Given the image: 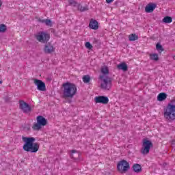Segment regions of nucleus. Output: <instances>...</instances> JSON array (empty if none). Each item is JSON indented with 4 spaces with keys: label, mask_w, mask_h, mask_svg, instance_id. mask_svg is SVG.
Segmentation results:
<instances>
[{
    "label": "nucleus",
    "mask_w": 175,
    "mask_h": 175,
    "mask_svg": "<svg viewBox=\"0 0 175 175\" xmlns=\"http://www.w3.org/2000/svg\"><path fill=\"white\" fill-rule=\"evenodd\" d=\"M62 97L66 99H73V97L77 94V87L72 83H64L62 85Z\"/></svg>",
    "instance_id": "nucleus-1"
},
{
    "label": "nucleus",
    "mask_w": 175,
    "mask_h": 175,
    "mask_svg": "<svg viewBox=\"0 0 175 175\" xmlns=\"http://www.w3.org/2000/svg\"><path fill=\"white\" fill-rule=\"evenodd\" d=\"M22 140L24 142L23 150L27 152H38L39 151V144L34 143L35 137H22Z\"/></svg>",
    "instance_id": "nucleus-2"
},
{
    "label": "nucleus",
    "mask_w": 175,
    "mask_h": 175,
    "mask_svg": "<svg viewBox=\"0 0 175 175\" xmlns=\"http://www.w3.org/2000/svg\"><path fill=\"white\" fill-rule=\"evenodd\" d=\"M164 117L169 121H174L175 120V99L172 100L171 103L168 104L164 111Z\"/></svg>",
    "instance_id": "nucleus-3"
},
{
    "label": "nucleus",
    "mask_w": 175,
    "mask_h": 175,
    "mask_svg": "<svg viewBox=\"0 0 175 175\" xmlns=\"http://www.w3.org/2000/svg\"><path fill=\"white\" fill-rule=\"evenodd\" d=\"M99 79L101 80L100 88L104 91H109L111 88V78L109 77H105V75H100Z\"/></svg>",
    "instance_id": "nucleus-4"
},
{
    "label": "nucleus",
    "mask_w": 175,
    "mask_h": 175,
    "mask_svg": "<svg viewBox=\"0 0 175 175\" xmlns=\"http://www.w3.org/2000/svg\"><path fill=\"white\" fill-rule=\"evenodd\" d=\"M152 147V142H151V141L147 139H143L142 147L140 150L141 154H142V155H148V154H150V150H151Z\"/></svg>",
    "instance_id": "nucleus-5"
},
{
    "label": "nucleus",
    "mask_w": 175,
    "mask_h": 175,
    "mask_svg": "<svg viewBox=\"0 0 175 175\" xmlns=\"http://www.w3.org/2000/svg\"><path fill=\"white\" fill-rule=\"evenodd\" d=\"M131 168L129 163L126 160H122L118 163L117 169L122 174L126 173Z\"/></svg>",
    "instance_id": "nucleus-6"
},
{
    "label": "nucleus",
    "mask_w": 175,
    "mask_h": 175,
    "mask_svg": "<svg viewBox=\"0 0 175 175\" xmlns=\"http://www.w3.org/2000/svg\"><path fill=\"white\" fill-rule=\"evenodd\" d=\"M36 122H34L31 126L33 131H40L44 126V117L38 116L36 118Z\"/></svg>",
    "instance_id": "nucleus-7"
},
{
    "label": "nucleus",
    "mask_w": 175,
    "mask_h": 175,
    "mask_svg": "<svg viewBox=\"0 0 175 175\" xmlns=\"http://www.w3.org/2000/svg\"><path fill=\"white\" fill-rule=\"evenodd\" d=\"M19 107L25 114H28V113L32 111V107L24 100H21L19 102Z\"/></svg>",
    "instance_id": "nucleus-8"
},
{
    "label": "nucleus",
    "mask_w": 175,
    "mask_h": 175,
    "mask_svg": "<svg viewBox=\"0 0 175 175\" xmlns=\"http://www.w3.org/2000/svg\"><path fill=\"white\" fill-rule=\"evenodd\" d=\"M96 103H103V105H107L109 103V98L104 96H99L95 98Z\"/></svg>",
    "instance_id": "nucleus-9"
},
{
    "label": "nucleus",
    "mask_w": 175,
    "mask_h": 175,
    "mask_svg": "<svg viewBox=\"0 0 175 175\" xmlns=\"http://www.w3.org/2000/svg\"><path fill=\"white\" fill-rule=\"evenodd\" d=\"M35 85L37 86L38 91H44V83L42 80L34 79H33Z\"/></svg>",
    "instance_id": "nucleus-10"
},
{
    "label": "nucleus",
    "mask_w": 175,
    "mask_h": 175,
    "mask_svg": "<svg viewBox=\"0 0 175 175\" xmlns=\"http://www.w3.org/2000/svg\"><path fill=\"white\" fill-rule=\"evenodd\" d=\"M155 8H157V4L153 3H150L146 6L145 12L146 13H152L154 10H155Z\"/></svg>",
    "instance_id": "nucleus-11"
},
{
    "label": "nucleus",
    "mask_w": 175,
    "mask_h": 175,
    "mask_svg": "<svg viewBox=\"0 0 175 175\" xmlns=\"http://www.w3.org/2000/svg\"><path fill=\"white\" fill-rule=\"evenodd\" d=\"M36 39L41 43H44V31H40L34 35Z\"/></svg>",
    "instance_id": "nucleus-12"
},
{
    "label": "nucleus",
    "mask_w": 175,
    "mask_h": 175,
    "mask_svg": "<svg viewBox=\"0 0 175 175\" xmlns=\"http://www.w3.org/2000/svg\"><path fill=\"white\" fill-rule=\"evenodd\" d=\"M54 46L50 42H48L45 44L44 53H46L47 54H51V53H54Z\"/></svg>",
    "instance_id": "nucleus-13"
},
{
    "label": "nucleus",
    "mask_w": 175,
    "mask_h": 175,
    "mask_svg": "<svg viewBox=\"0 0 175 175\" xmlns=\"http://www.w3.org/2000/svg\"><path fill=\"white\" fill-rule=\"evenodd\" d=\"M89 27L92 29L96 30L98 29V28H99V24L98 23V21L96 20L91 19Z\"/></svg>",
    "instance_id": "nucleus-14"
},
{
    "label": "nucleus",
    "mask_w": 175,
    "mask_h": 175,
    "mask_svg": "<svg viewBox=\"0 0 175 175\" xmlns=\"http://www.w3.org/2000/svg\"><path fill=\"white\" fill-rule=\"evenodd\" d=\"M118 69L119 70H123V72H127L128 71V65H126L125 63H121L117 66Z\"/></svg>",
    "instance_id": "nucleus-15"
},
{
    "label": "nucleus",
    "mask_w": 175,
    "mask_h": 175,
    "mask_svg": "<svg viewBox=\"0 0 175 175\" xmlns=\"http://www.w3.org/2000/svg\"><path fill=\"white\" fill-rule=\"evenodd\" d=\"M71 152L70 157L72 158V159H79L80 158V153L79 152L72 150Z\"/></svg>",
    "instance_id": "nucleus-16"
},
{
    "label": "nucleus",
    "mask_w": 175,
    "mask_h": 175,
    "mask_svg": "<svg viewBox=\"0 0 175 175\" xmlns=\"http://www.w3.org/2000/svg\"><path fill=\"white\" fill-rule=\"evenodd\" d=\"M167 98V94L166 93H160L157 96V100L159 102H163Z\"/></svg>",
    "instance_id": "nucleus-17"
},
{
    "label": "nucleus",
    "mask_w": 175,
    "mask_h": 175,
    "mask_svg": "<svg viewBox=\"0 0 175 175\" xmlns=\"http://www.w3.org/2000/svg\"><path fill=\"white\" fill-rule=\"evenodd\" d=\"M133 170L135 173H140L142 172V165L140 164H134L133 165Z\"/></svg>",
    "instance_id": "nucleus-18"
},
{
    "label": "nucleus",
    "mask_w": 175,
    "mask_h": 175,
    "mask_svg": "<svg viewBox=\"0 0 175 175\" xmlns=\"http://www.w3.org/2000/svg\"><path fill=\"white\" fill-rule=\"evenodd\" d=\"M139 39V36L135 33H132L129 36V40L130 42H135V40H137Z\"/></svg>",
    "instance_id": "nucleus-19"
},
{
    "label": "nucleus",
    "mask_w": 175,
    "mask_h": 175,
    "mask_svg": "<svg viewBox=\"0 0 175 175\" xmlns=\"http://www.w3.org/2000/svg\"><path fill=\"white\" fill-rule=\"evenodd\" d=\"M78 10H79L80 12H87V10H88V5L83 7V5H81V4H79L78 5Z\"/></svg>",
    "instance_id": "nucleus-20"
},
{
    "label": "nucleus",
    "mask_w": 175,
    "mask_h": 175,
    "mask_svg": "<svg viewBox=\"0 0 175 175\" xmlns=\"http://www.w3.org/2000/svg\"><path fill=\"white\" fill-rule=\"evenodd\" d=\"M173 21V18L170 16H165L163 19V23H165V24H170Z\"/></svg>",
    "instance_id": "nucleus-21"
},
{
    "label": "nucleus",
    "mask_w": 175,
    "mask_h": 175,
    "mask_svg": "<svg viewBox=\"0 0 175 175\" xmlns=\"http://www.w3.org/2000/svg\"><path fill=\"white\" fill-rule=\"evenodd\" d=\"M101 73L103 75H109V67L103 66L101 67Z\"/></svg>",
    "instance_id": "nucleus-22"
},
{
    "label": "nucleus",
    "mask_w": 175,
    "mask_h": 175,
    "mask_svg": "<svg viewBox=\"0 0 175 175\" xmlns=\"http://www.w3.org/2000/svg\"><path fill=\"white\" fill-rule=\"evenodd\" d=\"M7 29H8V27L5 26V24L0 25V32L1 33L6 32Z\"/></svg>",
    "instance_id": "nucleus-23"
},
{
    "label": "nucleus",
    "mask_w": 175,
    "mask_h": 175,
    "mask_svg": "<svg viewBox=\"0 0 175 175\" xmlns=\"http://www.w3.org/2000/svg\"><path fill=\"white\" fill-rule=\"evenodd\" d=\"M83 83H85L86 84L90 83V81H91V78L90 77V75L83 76Z\"/></svg>",
    "instance_id": "nucleus-24"
},
{
    "label": "nucleus",
    "mask_w": 175,
    "mask_h": 175,
    "mask_svg": "<svg viewBox=\"0 0 175 175\" xmlns=\"http://www.w3.org/2000/svg\"><path fill=\"white\" fill-rule=\"evenodd\" d=\"M44 23H45L46 25H47V27H53V24H54V22H53L50 19H46L44 21Z\"/></svg>",
    "instance_id": "nucleus-25"
},
{
    "label": "nucleus",
    "mask_w": 175,
    "mask_h": 175,
    "mask_svg": "<svg viewBox=\"0 0 175 175\" xmlns=\"http://www.w3.org/2000/svg\"><path fill=\"white\" fill-rule=\"evenodd\" d=\"M150 59L153 61H158L159 59V57H158V54H152L150 55Z\"/></svg>",
    "instance_id": "nucleus-26"
},
{
    "label": "nucleus",
    "mask_w": 175,
    "mask_h": 175,
    "mask_svg": "<svg viewBox=\"0 0 175 175\" xmlns=\"http://www.w3.org/2000/svg\"><path fill=\"white\" fill-rule=\"evenodd\" d=\"M156 49L159 53H162V51H163V47H162V45L160 44H157Z\"/></svg>",
    "instance_id": "nucleus-27"
},
{
    "label": "nucleus",
    "mask_w": 175,
    "mask_h": 175,
    "mask_svg": "<svg viewBox=\"0 0 175 175\" xmlns=\"http://www.w3.org/2000/svg\"><path fill=\"white\" fill-rule=\"evenodd\" d=\"M69 4L71 6H74V7L78 6L79 7V4L77 3V2H76V1H75L73 0H70L69 1Z\"/></svg>",
    "instance_id": "nucleus-28"
},
{
    "label": "nucleus",
    "mask_w": 175,
    "mask_h": 175,
    "mask_svg": "<svg viewBox=\"0 0 175 175\" xmlns=\"http://www.w3.org/2000/svg\"><path fill=\"white\" fill-rule=\"evenodd\" d=\"M85 46L86 47V49H88L89 50H91L92 49V44H91V43H90V42H87L85 44Z\"/></svg>",
    "instance_id": "nucleus-29"
},
{
    "label": "nucleus",
    "mask_w": 175,
    "mask_h": 175,
    "mask_svg": "<svg viewBox=\"0 0 175 175\" xmlns=\"http://www.w3.org/2000/svg\"><path fill=\"white\" fill-rule=\"evenodd\" d=\"M49 40H50V34H49L48 33H44V42H49Z\"/></svg>",
    "instance_id": "nucleus-30"
},
{
    "label": "nucleus",
    "mask_w": 175,
    "mask_h": 175,
    "mask_svg": "<svg viewBox=\"0 0 175 175\" xmlns=\"http://www.w3.org/2000/svg\"><path fill=\"white\" fill-rule=\"evenodd\" d=\"M4 100H5V102L9 103L10 102V100H12V98L8 96L4 97Z\"/></svg>",
    "instance_id": "nucleus-31"
},
{
    "label": "nucleus",
    "mask_w": 175,
    "mask_h": 175,
    "mask_svg": "<svg viewBox=\"0 0 175 175\" xmlns=\"http://www.w3.org/2000/svg\"><path fill=\"white\" fill-rule=\"evenodd\" d=\"M51 80H52L51 76L46 78V81H51Z\"/></svg>",
    "instance_id": "nucleus-32"
},
{
    "label": "nucleus",
    "mask_w": 175,
    "mask_h": 175,
    "mask_svg": "<svg viewBox=\"0 0 175 175\" xmlns=\"http://www.w3.org/2000/svg\"><path fill=\"white\" fill-rule=\"evenodd\" d=\"M114 0H106L107 3H111Z\"/></svg>",
    "instance_id": "nucleus-33"
},
{
    "label": "nucleus",
    "mask_w": 175,
    "mask_h": 175,
    "mask_svg": "<svg viewBox=\"0 0 175 175\" xmlns=\"http://www.w3.org/2000/svg\"><path fill=\"white\" fill-rule=\"evenodd\" d=\"M38 21H40V23H44V20L38 19Z\"/></svg>",
    "instance_id": "nucleus-34"
},
{
    "label": "nucleus",
    "mask_w": 175,
    "mask_h": 175,
    "mask_svg": "<svg viewBox=\"0 0 175 175\" xmlns=\"http://www.w3.org/2000/svg\"><path fill=\"white\" fill-rule=\"evenodd\" d=\"M44 125H47V120L44 119Z\"/></svg>",
    "instance_id": "nucleus-35"
},
{
    "label": "nucleus",
    "mask_w": 175,
    "mask_h": 175,
    "mask_svg": "<svg viewBox=\"0 0 175 175\" xmlns=\"http://www.w3.org/2000/svg\"><path fill=\"white\" fill-rule=\"evenodd\" d=\"M2 6V1L0 0V8Z\"/></svg>",
    "instance_id": "nucleus-36"
},
{
    "label": "nucleus",
    "mask_w": 175,
    "mask_h": 175,
    "mask_svg": "<svg viewBox=\"0 0 175 175\" xmlns=\"http://www.w3.org/2000/svg\"><path fill=\"white\" fill-rule=\"evenodd\" d=\"M0 84H2V80L0 79Z\"/></svg>",
    "instance_id": "nucleus-37"
},
{
    "label": "nucleus",
    "mask_w": 175,
    "mask_h": 175,
    "mask_svg": "<svg viewBox=\"0 0 175 175\" xmlns=\"http://www.w3.org/2000/svg\"><path fill=\"white\" fill-rule=\"evenodd\" d=\"M51 31H54V29H51Z\"/></svg>",
    "instance_id": "nucleus-38"
},
{
    "label": "nucleus",
    "mask_w": 175,
    "mask_h": 175,
    "mask_svg": "<svg viewBox=\"0 0 175 175\" xmlns=\"http://www.w3.org/2000/svg\"><path fill=\"white\" fill-rule=\"evenodd\" d=\"M68 103H70V100H68Z\"/></svg>",
    "instance_id": "nucleus-39"
}]
</instances>
